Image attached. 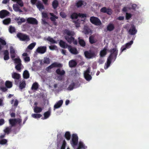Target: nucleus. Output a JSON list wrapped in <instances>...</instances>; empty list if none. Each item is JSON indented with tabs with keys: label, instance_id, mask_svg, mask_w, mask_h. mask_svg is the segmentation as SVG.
Returning a JSON list of instances; mask_svg holds the SVG:
<instances>
[{
	"label": "nucleus",
	"instance_id": "obj_22",
	"mask_svg": "<svg viewBox=\"0 0 149 149\" xmlns=\"http://www.w3.org/2000/svg\"><path fill=\"white\" fill-rule=\"evenodd\" d=\"M6 41L0 38V54H1V51L3 48L2 46L6 45Z\"/></svg>",
	"mask_w": 149,
	"mask_h": 149
},
{
	"label": "nucleus",
	"instance_id": "obj_2",
	"mask_svg": "<svg viewBox=\"0 0 149 149\" xmlns=\"http://www.w3.org/2000/svg\"><path fill=\"white\" fill-rule=\"evenodd\" d=\"M118 50L116 48H113L109 50L111 54L107 58V61L105 63L104 69H106L110 66L112 59L115 61L118 53Z\"/></svg>",
	"mask_w": 149,
	"mask_h": 149
},
{
	"label": "nucleus",
	"instance_id": "obj_19",
	"mask_svg": "<svg viewBox=\"0 0 149 149\" xmlns=\"http://www.w3.org/2000/svg\"><path fill=\"white\" fill-rule=\"evenodd\" d=\"M115 28L114 25L112 23H110L107 26V31H111L113 30Z\"/></svg>",
	"mask_w": 149,
	"mask_h": 149
},
{
	"label": "nucleus",
	"instance_id": "obj_17",
	"mask_svg": "<svg viewBox=\"0 0 149 149\" xmlns=\"http://www.w3.org/2000/svg\"><path fill=\"white\" fill-rule=\"evenodd\" d=\"M36 5L37 8L40 11H41L42 9H45L44 6L40 1H38Z\"/></svg>",
	"mask_w": 149,
	"mask_h": 149
},
{
	"label": "nucleus",
	"instance_id": "obj_14",
	"mask_svg": "<svg viewBox=\"0 0 149 149\" xmlns=\"http://www.w3.org/2000/svg\"><path fill=\"white\" fill-rule=\"evenodd\" d=\"M68 49L70 52L74 54H77L78 53V52L75 47H72L70 45L68 46Z\"/></svg>",
	"mask_w": 149,
	"mask_h": 149
},
{
	"label": "nucleus",
	"instance_id": "obj_64",
	"mask_svg": "<svg viewBox=\"0 0 149 149\" xmlns=\"http://www.w3.org/2000/svg\"><path fill=\"white\" fill-rule=\"evenodd\" d=\"M79 16L80 17H81L82 18L86 17V15L85 14H81L80 13H79Z\"/></svg>",
	"mask_w": 149,
	"mask_h": 149
},
{
	"label": "nucleus",
	"instance_id": "obj_43",
	"mask_svg": "<svg viewBox=\"0 0 149 149\" xmlns=\"http://www.w3.org/2000/svg\"><path fill=\"white\" fill-rule=\"evenodd\" d=\"M9 31L11 33H12L15 32V29L14 27H13L12 26H10L9 28Z\"/></svg>",
	"mask_w": 149,
	"mask_h": 149
},
{
	"label": "nucleus",
	"instance_id": "obj_41",
	"mask_svg": "<svg viewBox=\"0 0 149 149\" xmlns=\"http://www.w3.org/2000/svg\"><path fill=\"white\" fill-rule=\"evenodd\" d=\"M42 115L40 114H36V113H34L32 115V116L33 117V118H40L41 116Z\"/></svg>",
	"mask_w": 149,
	"mask_h": 149
},
{
	"label": "nucleus",
	"instance_id": "obj_13",
	"mask_svg": "<svg viewBox=\"0 0 149 149\" xmlns=\"http://www.w3.org/2000/svg\"><path fill=\"white\" fill-rule=\"evenodd\" d=\"M90 71L89 69L85 71L84 73V76L85 79L88 81L90 80L92 78L90 74Z\"/></svg>",
	"mask_w": 149,
	"mask_h": 149
},
{
	"label": "nucleus",
	"instance_id": "obj_60",
	"mask_svg": "<svg viewBox=\"0 0 149 149\" xmlns=\"http://www.w3.org/2000/svg\"><path fill=\"white\" fill-rule=\"evenodd\" d=\"M49 49L51 50H54L57 48V47L55 45H51L49 47Z\"/></svg>",
	"mask_w": 149,
	"mask_h": 149
},
{
	"label": "nucleus",
	"instance_id": "obj_57",
	"mask_svg": "<svg viewBox=\"0 0 149 149\" xmlns=\"http://www.w3.org/2000/svg\"><path fill=\"white\" fill-rule=\"evenodd\" d=\"M10 54H12L15 52V49L12 46H10Z\"/></svg>",
	"mask_w": 149,
	"mask_h": 149
},
{
	"label": "nucleus",
	"instance_id": "obj_30",
	"mask_svg": "<svg viewBox=\"0 0 149 149\" xmlns=\"http://www.w3.org/2000/svg\"><path fill=\"white\" fill-rule=\"evenodd\" d=\"M23 77L25 79H27L29 77V74L27 70L24 71L23 73Z\"/></svg>",
	"mask_w": 149,
	"mask_h": 149
},
{
	"label": "nucleus",
	"instance_id": "obj_33",
	"mask_svg": "<svg viewBox=\"0 0 149 149\" xmlns=\"http://www.w3.org/2000/svg\"><path fill=\"white\" fill-rule=\"evenodd\" d=\"M58 5V1L56 0H54L52 3V6L54 9H56Z\"/></svg>",
	"mask_w": 149,
	"mask_h": 149
},
{
	"label": "nucleus",
	"instance_id": "obj_16",
	"mask_svg": "<svg viewBox=\"0 0 149 149\" xmlns=\"http://www.w3.org/2000/svg\"><path fill=\"white\" fill-rule=\"evenodd\" d=\"M6 87L3 86H1L0 87V90L3 92H5L7 90V88H11L13 84H5Z\"/></svg>",
	"mask_w": 149,
	"mask_h": 149
},
{
	"label": "nucleus",
	"instance_id": "obj_8",
	"mask_svg": "<svg viewBox=\"0 0 149 149\" xmlns=\"http://www.w3.org/2000/svg\"><path fill=\"white\" fill-rule=\"evenodd\" d=\"M47 51V47L45 46H40L38 47L36 51L38 53L40 54H43Z\"/></svg>",
	"mask_w": 149,
	"mask_h": 149
},
{
	"label": "nucleus",
	"instance_id": "obj_53",
	"mask_svg": "<svg viewBox=\"0 0 149 149\" xmlns=\"http://www.w3.org/2000/svg\"><path fill=\"white\" fill-rule=\"evenodd\" d=\"M57 79L58 80L63 81L64 79V75H59L57 77Z\"/></svg>",
	"mask_w": 149,
	"mask_h": 149
},
{
	"label": "nucleus",
	"instance_id": "obj_5",
	"mask_svg": "<svg viewBox=\"0 0 149 149\" xmlns=\"http://www.w3.org/2000/svg\"><path fill=\"white\" fill-rule=\"evenodd\" d=\"M85 57L88 59H90L95 57V54L94 51L91 50L85 51L84 52Z\"/></svg>",
	"mask_w": 149,
	"mask_h": 149
},
{
	"label": "nucleus",
	"instance_id": "obj_62",
	"mask_svg": "<svg viewBox=\"0 0 149 149\" xmlns=\"http://www.w3.org/2000/svg\"><path fill=\"white\" fill-rule=\"evenodd\" d=\"M26 84H19V89L22 91V90L25 88L26 87Z\"/></svg>",
	"mask_w": 149,
	"mask_h": 149
},
{
	"label": "nucleus",
	"instance_id": "obj_11",
	"mask_svg": "<svg viewBox=\"0 0 149 149\" xmlns=\"http://www.w3.org/2000/svg\"><path fill=\"white\" fill-rule=\"evenodd\" d=\"M82 32L86 35H88L89 34H91L92 33V31L87 26H84Z\"/></svg>",
	"mask_w": 149,
	"mask_h": 149
},
{
	"label": "nucleus",
	"instance_id": "obj_6",
	"mask_svg": "<svg viewBox=\"0 0 149 149\" xmlns=\"http://www.w3.org/2000/svg\"><path fill=\"white\" fill-rule=\"evenodd\" d=\"M78 136L76 134H72V138L71 143L72 146L73 147L76 146L78 143Z\"/></svg>",
	"mask_w": 149,
	"mask_h": 149
},
{
	"label": "nucleus",
	"instance_id": "obj_55",
	"mask_svg": "<svg viewBox=\"0 0 149 149\" xmlns=\"http://www.w3.org/2000/svg\"><path fill=\"white\" fill-rule=\"evenodd\" d=\"M60 16L63 18H65L67 17L65 13L63 12H61L60 13Z\"/></svg>",
	"mask_w": 149,
	"mask_h": 149
},
{
	"label": "nucleus",
	"instance_id": "obj_50",
	"mask_svg": "<svg viewBox=\"0 0 149 149\" xmlns=\"http://www.w3.org/2000/svg\"><path fill=\"white\" fill-rule=\"evenodd\" d=\"M39 87V84H33L31 89L33 90H37Z\"/></svg>",
	"mask_w": 149,
	"mask_h": 149
},
{
	"label": "nucleus",
	"instance_id": "obj_18",
	"mask_svg": "<svg viewBox=\"0 0 149 149\" xmlns=\"http://www.w3.org/2000/svg\"><path fill=\"white\" fill-rule=\"evenodd\" d=\"M63 102V101L62 100H60L57 102L54 106V109H57L60 107Z\"/></svg>",
	"mask_w": 149,
	"mask_h": 149
},
{
	"label": "nucleus",
	"instance_id": "obj_25",
	"mask_svg": "<svg viewBox=\"0 0 149 149\" xmlns=\"http://www.w3.org/2000/svg\"><path fill=\"white\" fill-rule=\"evenodd\" d=\"M80 84H70L67 88L68 90L71 91L74 88H76L79 86Z\"/></svg>",
	"mask_w": 149,
	"mask_h": 149
},
{
	"label": "nucleus",
	"instance_id": "obj_49",
	"mask_svg": "<svg viewBox=\"0 0 149 149\" xmlns=\"http://www.w3.org/2000/svg\"><path fill=\"white\" fill-rule=\"evenodd\" d=\"M43 62L45 64H49L50 63L49 59L48 58H45L44 59Z\"/></svg>",
	"mask_w": 149,
	"mask_h": 149
},
{
	"label": "nucleus",
	"instance_id": "obj_24",
	"mask_svg": "<svg viewBox=\"0 0 149 149\" xmlns=\"http://www.w3.org/2000/svg\"><path fill=\"white\" fill-rule=\"evenodd\" d=\"M107 47H104V49L101 50L100 52V55L101 57H103L107 53Z\"/></svg>",
	"mask_w": 149,
	"mask_h": 149
},
{
	"label": "nucleus",
	"instance_id": "obj_47",
	"mask_svg": "<svg viewBox=\"0 0 149 149\" xmlns=\"http://www.w3.org/2000/svg\"><path fill=\"white\" fill-rule=\"evenodd\" d=\"M132 16V15L130 13H126L125 18L127 20L129 19Z\"/></svg>",
	"mask_w": 149,
	"mask_h": 149
},
{
	"label": "nucleus",
	"instance_id": "obj_45",
	"mask_svg": "<svg viewBox=\"0 0 149 149\" xmlns=\"http://www.w3.org/2000/svg\"><path fill=\"white\" fill-rule=\"evenodd\" d=\"M89 41L90 43L91 44H93L95 42L94 37L92 36H90L89 38Z\"/></svg>",
	"mask_w": 149,
	"mask_h": 149
},
{
	"label": "nucleus",
	"instance_id": "obj_46",
	"mask_svg": "<svg viewBox=\"0 0 149 149\" xmlns=\"http://www.w3.org/2000/svg\"><path fill=\"white\" fill-rule=\"evenodd\" d=\"M83 2L82 1H78L76 4V6L77 7H79L83 5Z\"/></svg>",
	"mask_w": 149,
	"mask_h": 149
},
{
	"label": "nucleus",
	"instance_id": "obj_7",
	"mask_svg": "<svg viewBox=\"0 0 149 149\" xmlns=\"http://www.w3.org/2000/svg\"><path fill=\"white\" fill-rule=\"evenodd\" d=\"M137 30L135 26L133 24H131V27L128 31V33L131 35H134L137 33Z\"/></svg>",
	"mask_w": 149,
	"mask_h": 149
},
{
	"label": "nucleus",
	"instance_id": "obj_1",
	"mask_svg": "<svg viewBox=\"0 0 149 149\" xmlns=\"http://www.w3.org/2000/svg\"><path fill=\"white\" fill-rule=\"evenodd\" d=\"M63 34L65 35V39L69 44H71L72 42L75 45L77 44V40H75L73 37L75 35V33L74 31L68 29H65L63 31Z\"/></svg>",
	"mask_w": 149,
	"mask_h": 149
},
{
	"label": "nucleus",
	"instance_id": "obj_32",
	"mask_svg": "<svg viewBox=\"0 0 149 149\" xmlns=\"http://www.w3.org/2000/svg\"><path fill=\"white\" fill-rule=\"evenodd\" d=\"M79 43L81 46L83 47H84L86 45V42L84 40L79 39Z\"/></svg>",
	"mask_w": 149,
	"mask_h": 149
},
{
	"label": "nucleus",
	"instance_id": "obj_39",
	"mask_svg": "<svg viewBox=\"0 0 149 149\" xmlns=\"http://www.w3.org/2000/svg\"><path fill=\"white\" fill-rule=\"evenodd\" d=\"M46 40L52 43H56L57 42L56 41L54 40V39L51 38L50 37H48L46 39Z\"/></svg>",
	"mask_w": 149,
	"mask_h": 149
},
{
	"label": "nucleus",
	"instance_id": "obj_20",
	"mask_svg": "<svg viewBox=\"0 0 149 149\" xmlns=\"http://www.w3.org/2000/svg\"><path fill=\"white\" fill-rule=\"evenodd\" d=\"M4 55V59L5 60H8L9 59V53L8 50H5L3 51Z\"/></svg>",
	"mask_w": 149,
	"mask_h": 149
},
{
	"label": "nucleus",
	"instance_id": "obj_59",
	"mask_svg": "<svg viewBox=\"0 0 149 149\" xmlns=\"http://www.w3.org/2000/svg\"><path fill=\"white\" fill-rule=\"evenodd\" d=\"M7 142V140L6 139H3L0 141V144H4Z\"/></svg>",
	"mask_w": 149,
	"mask_h": 149
},
{
	"label": "nucleus",
	"instance_id": "obj_54",
	"mask_svg": "<svg viewBox=\"0 0 149 149\" xmlns=\"http://www.w3.org/2000/svg\"><path fill=\"white\" fill-rule=\"evenodd\" d=\"M17 3L21 7H22L24 6V4L22 0H17L16 1Z\"/></svg>",
	"mask_w": 149,
	"mask_h": 149
},
{
	"label": "nucleus",
	"instance_id": "obj_9",
	"mask_svg": "<svg viewBox=\"0 0 149 149\" xmlns=\"http://www.w3.org/2000/svg\"><path fill=\"white\" fill-rule=\"evenodd\" d=\"M134 38H132V40L130 41V42H128L126 44L125 46H123L121 48V52H122L124 50L126 49L127 48H129L130 47L131 45L133 43V40H134Z\"/></svg>",
	"mask_w": 149,
	"mask_h": 149
},
{
	"label": "nucleus",
	"instance_id": "obj_26",
	"mask_svg": "<svg viewBox=\"0 0 149 149\" xmlns=\"http://www.w3.org/2000/svg\"><path fill=\"white\" fill-rule=\"evenodd\" d=\"M56 73L58 75H65V73L64 70H61L60 68L57 69L56 71Z\"/></svg>",
	"mask_w": 149,
	"mask_h": 149
},
{
	"label": "nucleus",
	"instance_id": "obj_23",
	"mask_svg": "<svg viewBox=\"0 0 149 149\" xmlns=\"http://www.w3.org/2000/svg\"><path fill=\"white\" fill-rule=\"evenodd\" d=\"M77 63L74 60H71L69 62V66L70 68L75 67L77 65Z\"/></svg>",
	"mask_w": 149,
	"mask_h": 149
},
{
	"label": "nucleus",
	"instance_id": "obj_27",
	"mask_svg": "<svg viewBox=\"0 0 149 149\" xmlns=\"http://www.w3.org/2000/svg\"><path fill=\"white\" fill-rule=\"evenodd\" d=\"M49 14L52 16L50 17V19L52 22H55L56 21V19L58 18V17L54 15L52 13H50Z\"/></svg>",
	"mask_w": 149,
	"mask_h": 149
},
{
	"label": "nucleus",
	"instance_id": "obj_12",
	"mask_svg": "<svg viewBox=\"0 0 149 149\" xmlns=\"http://www.w3.org/2000/svg\"><path fill=\"white\" fill-rule=\"evenodd\" d=\"M26 20L27 22L30 24H37L38 23V21L36 19L33 17L28 18Z\"/></svg>",
	"mask_w": 149,
	"mask_h": 149
},
{
	"label": "nucleus",
	"instance_id": "obj_56",
	"mask_svg": "<svg viewBox=\"0 0 149 149\" xmlns=\"http://www.w3.org/2000/svg\"><path fill=\"white\" fill-rule=\"evenodd\" d=\"M22 64H17L15 67V69L18 71H20L21 70V65Z\"/></svg>",
	"mask_w": 149,
	"mask_h": 149
},
{
	"label": "nucleus",
	"instance_id": "obj_52",
	"mask_svg": "<svg viewBox=\"0 0 149 149\" xmlns=\"http://www.w3.org/2000/svg\"><path fill=\"white\" fill-rule=\"evenodd\" d=\"M66 144V142L65 140H63V143L61 146L60 149H65Z\"/></svg>",
	"mask_w": 149,
	"mask_h": 149
},
{
	"label": "nucleus",
	"instance_id": "obj_61",
	"mask_svg": "<svg viewBox=\"0 0 149 149\" xmlns=\"http://www.w3.org/2000/svg\"><path fill=\"white\" fill-rule=\"evenodd\" d=\"M107 9L106 7H103L100 9V11L103 13H106Z\"/></svg>",
	"mask_w": 149,
	"mask_h": 149
},
{
	"label": "nucleus",
	"instance_id": "obj_28",
	"mask_svg": "<svg viewBox=\"0 0 149 149\" xmlns=\"http://www.w3.org/2000/svg\"><path fill=\"white\" fill-rule=\"evenodd\" d=\"M16 119H10L9 120V122L12 127L15 125L16 124Z\"/></svg>",
	"mask_w": 149,
	"mask_h": 149
},
{
	"label": "nucleus",
	"instance_id": "obj_37",
	"mask_svg": "<svg viewBox=\"0 0 149 149\" xmlns=\"http://www.w3.org/2000/svg\"><path fill=\"white\" fill-rule=\"evenodd\" d=\"M17 20L18 21L17 22L19 24H21L22 23L25 22L26 21L25 19L24 18H20L19 17L17 19Z\"/></svg>",
	"mask_w": 149,
	"mask_h": 149
},
{
	"label": "nucleus",
	"instance_id": "obj_44",
	"mask_svg": "<svg viewBox=\"0 0 149 149\" xmlns=\"http://www.w3.org/2000/svg\"><path fill=\"white\" fill-rule=\"evenodd\" d=\"M11 20L10 18H8L4 20L3 21V24H8L10 22Z\"/></svg>",
	"mask_w": 149,
	"mask_h": 149
},
{
	"label": "nucleus",
	"instance_id": "obj_35",
	"mask_svg": "<svg viewBox=\"0 0 149 149\" xmlns=\"http://www.w3.org/2000/svg\"><path fill=\"white\" fill-rule=\"evenodd\" d=\"M12 127H7L4 130V132L5 134H9L11 131Z\"/></svg>",
	"mask_w": 149,
	"mask_h": 149
},
{
	"label": "nucleus",
	"instance_id": "obj_3",
	"mask_svg": "<svg viewBox=\"0 0 149 149\" xmlns=\"http://www.w3.org/2000/svg\"><path fill=\"white\" fill-rule=\"evenodd\" d=\"M17 36L21 41H28L30 40L29 36L22 33H18L17 35Z\"/></svg>",
	"mask_w": 149,
	"mask_h": 149
},
{
	"label": "nucleus",
	"instance_id": "obj_21",
	"mask_svg": "<svg viewBox=\"0 0 149 149\" xmlns=\"http://www.w3.org/2000/svg\"><path fill=\"white\" fill-rule=\"evenodd\" d=\"M59 45L61 47L64 48H66L68 47V44L62 40H60L59 42Z\"/></svg>",
	"mask_w": 149,
	"mask_h": 149
},
{
	"label": "nucleus",
	"instance_id": "obj_48",
	"mask_svg": "<svg viewBox=\"0 0 149 149\" xmlns=\"http://www.w3.org/2000/svg\"><path fill=\"white\" fill-rule=\"evenodd\" d=\"M15 62L17 64H21V60L19 58H17L14 59Z\"/></svg>",
	"mask_w": 149,
	"mask_h": 149
},
{
	"label": "nucleus",
	"instance_id": "obj_42",
	"mask_svg": "<svg viewBox=\"0 0 149 149\" xmlns=\"http://www.w3.org/2000/svg\"><path fill=\"white\" fill-rule=\"evenodd\" d=\"M81 148H84V146L82 142L79 141V146L77 149H81Z\"/></svg>",
	"mask_w": 149,
	"mask_h": 149
},
{
	"label": "nucleus",
	"instance_id": "obj_4",
	"mask_svg": "<svg viewBox=\"0 0 149 149\" xmlns=\"http://www.w3.org/2000/svg\"><path fill=\"white\" fill-rule=\"evenodd\" d=\"M90 22L96 26H100L102 24L100 20L97 17L92 16L90 18Z\"/></svg>",
	"mask_w": 149,
	"mask_h": 149
},
{
	"label": "nucleus",
	"instance_id": "obj_34",
	"mask_svg": "<svg viewBox=\"0 0 149 149\" xmlns=\"http://www.w3.org/2000/svg\"><path fill=\"white\" fill-rule=\"evenodd\" d=\"M64 137L67 140H69L71 138V134L69 132H66L65 134Z\"/></svg>",
	"mask_w": 149,
	"mask_h": 149
},
{
	"label": "nucleus",
	"instance_id": "obj_63",
	"mask_svg": "<svg viewBox=\"0 0 149 149\" xmlns=\"http://www.w3.org/2000/svg\"><path fill=\"white\" fill-rule=\"evenodd\" d=\"M42 16L43 18H46L48 17V15L47 13H42Z\"/></svg>",
	"mask_w": 149,
	"mask_h": 149
},
{
	"label": "nucleus",
	"instance_id": "obj_36",
	"mask_svg": "<svg viewBox=\"0 0 149 149\" xmlns=\"http://www.w3.org/2000/svg\"><path fill=\"white\" fill-rule=\"evenodd\" d=\"M42 110L41 108L36 107L34 109V112L36 113H39Z\"/></svg>",
	"mask_w": 149,
	"mask_h": 149
},
{
	"label": "nucleus",
	"instance_id": "obj_38",
	"mask_svg": "<svg viewBox=\"0 0 149 149\" xmlns=\"http://www.w3.org/2000/svg\"><path fill=\"white\" fill-rule=\"evenodd\" d=\"M36 43V42H32L27 47V48L30 50H32L35 46Z\"/></svg>",
	"mask_w": 149,
	"mask_h": 149
},
{
	"label": "nucleus",
	"instance_id": "obj_29",
	"mask_svg": "<svg viewBox=\"0 0 149 149\" xmlns=\"http://www.w3.org/2000/svg\"><path fill=\"white\" fill-rule=\"evenodd\" d=\"M52 64L53 68L58 67L61 68L63 67V65L62 64L60 63H58L56 62L53 63Z\"/></svg>",
	"mask_w": 149,
	"mask_h": 149
},
{
	"label": "nucleus",
	"instance_id": "obj_15",
	"mask_svg": "<svg viewBox=\"0 0 149 149\" xmlns=\"http://www.w3.org/2000/svg\"><path fill=\"white\" fill-rule=\"evenodd\" d=\"M9 12L6 10H3L0 11V18H3L8 15Z\"/></svg>",
	"mask_w": 149,
	"mask_h": 149
},
{
	"label": "nucleus",
	"instance_id": "obj_51",
	"mask_svg": "<svg viewBox=\"0 0 149 149\" xmlns=\"http://www.w3.org/2000/svg\"><path fill=\"white\" fill-rule=\"evenodd\" d=\"M13 10L16 12H18V10L19 8L17 4H13Z\"/></svg>",
	"mask_w": 149,
	"mask_h": 149
},
{
	"label": "nucleus",
	"instance_id": "obj_31",
	"mask_svg": "<svg viewBox=\"0 0 149 149\" xmlns=\"http://www.w3.org/2000/svg\"><path fill=\"white\" fill-rule=\"evenodd\" d=\"M51 112L49 111H48L45 112L44 113V118H42L43 119H45L49 117L50 115Z\"/></svg>",
	"mask_w": 149,
	"mask_h": 149
},
{
	"label": "nucleus",
	"instance_id": "obj_58",
	"mask_svg": "<svg viewBox=\"0 0 149 149\" xmlns=\"http://www.w3.org/2000/svg\"><path fill=\"white\" fill-rule=\"evenodd\" d=\"M106 13L109 15H111L112 13V11L111 9L108 8L107 9Z\"/></svg>",
	"mask_w": 149,
	"mask_h": 149
},
{
	"label": "nucleus",
	"instance_id": "obj_10",
	"mask_svg": "<svg viewBox=\"0 0 149 149\" xmlns=\"http://www.w3.org/2000/svg\"><path fill=\"white\" fill-rule=\"evenodd\" d=\"M12 77L15 79V84H18L17 81H18L19 79L21 77L20 74L15 72H13L12 74Z\"/></svg>",
	"mask_w": 149,
	"mask_h": 149
},
{
	"label": "nucleus",
	"instance_id": "obj_40",
	"mask_svg": "<svg viewBox=\"0 0 149 149\" xmlns=\"http://www.w3.org/2000/svg\"><path fill=\"white\" fill-rule=\"evenodd\" d=\"M79 13L78 14L76 13H73L71 16V18L72 19H77L79 17Z\"/></svg>",
	"mask_w": 149,
	"mask_h": 149
}]
</instances>
